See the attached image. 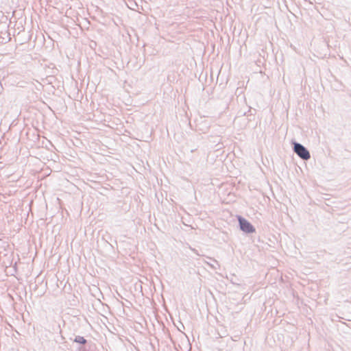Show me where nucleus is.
<instances>
[{
  "mask_svg": "<svg viewBox=\"0 0 351 351\" xmlns=\"http://www.w3.org/2000/svg\"><path fill=\"white\" fill-rule=\"evenodd\" d=\"M293 152L302 160H308L311 158L309 151L303 145L296 141L292 143Z\"/></svg>",
  "mask_w": 351,
  "mask_h": 351,
  "instance_id": "1",
  "label": "nucleus"
},
{
  "mask_svg": "<svg viewBox=\"0 0 351 351\" xmlns=\"http://www.w3.org/2000/svg\"><path fill=\"white\" fill-rule=\"evenodd\" d=\"M238 221L241 230L247 234L255 232V228L249 221L241 216H238Z\"/></svg>",
  "mask_w": 351,
  "mask_h": 351,
  "instance_id": "2",
  "label": "nucleus"
},
{
  "mask_svg": "<svg viewBox=\"0 0 351 351\" xmlns=\"http://www.w3.org/2000/svg\"><path fill=\"white\" fill-rule=\"evenodd\" d=\"M73 341L82 345H84L87 343V340L84 337L80 335L75 336Z\"/></svg>",
  "mask_w": 351,
  "mask_h": 351,
  "instance_id": "3",
  "label": "nucleus"
},
{
  "mask_svg": "<svg viewBox=\"0 0 351 351\" xmlns=\"http://www.w3.org/2000/svg\"><path fill=\"white\" fill-rule=\"evenodd\" d=\"M26 84H27V82H26L21 81V82H19L16 84V86H19V87H25Z\"/></svg>",
  "mask_w": 351,
  "mask_h": 351,
  "instance_id": "4",
  "label": "nucleus"
},
{
  "mask_svg": "<svg viewBox=\"0 0 351 351\" xmlns=\"http://www.w3.org/2000/svg\"><path fill=\"white\" fill-rule=\"evenodd\" d=\"M208 265H210L213 269H217V267H216V266H215V264H213V265H211V264H209V263H208Z\"/></svg>",
  "mask_w": 351,
  "mask_h": 351,
  "instance_id": "5",
  "label": "nucleus"
},
{
  "mask_svg": "<svg viewBox=\"0 0 351 351\" xmlns=\"http://www.w3.org/2000/svg\"><path fill=\"white\" fill-rule=\"evenodd\" d=\"M208 265H210L213 269H217V267H216V266H215V264H213V265H211V264H209V263H208Z\"/></svg>",
  "mask_w": 351,
  "mask_h": 351,
  "instance_id": "6",
  "label": "nucleus"
},
{
  "mask_svg": "<svg viewBox=\"0 0 351 351\" xmlns=\"http://www.w3.org/2000/svg\"><path fill=\"white\" fill-rule=\"evenodd\" d=\"M213 261L217 265L219 266L218 262L215 259H213Z\"/></svg>",
  "mask_w": 351,
  "mask_h": 351,
  "instance_id": "7",
  "label": "nucleus"
},
{
  "mask_svg": "<svg viewBox=\"0 0 351 351\" xmlns=\"http://www.w3.org/2000/svg\"><path fill=\"white\" fill-rule=\"evenodd\" d=\"M195 149H191V152H193Z\"/></svg>",
  "mask_w": 351,
  "mask_h": 351,
  "instance_id": "8",
  "label": "nucleus"
},
{
  "mask_svg": "<svg viewBox=\"0 0 351 351\" xmlns=\"http://www.w3.org/2000/svg\"><path fill=\"white\" fill-rule=\"evenodd\" d=\"M0 90H1V88H0Z\"/></svg>",
  "mask_w": 351,
  "mask_h": 351,
  "instance_id": "9",
  "label": "nucleus"
},
{
  "mask_svg": "<svg viewBox=\"0 0 351 351\" xmlns=\"http://www.w3.org/2000/svg\"><path fill=\"white\" fill-rule=\"evenodd\" d=\"M0 90H1V88H0Z\"/></svg>",
  "mask_w": 351,
  "mask_h": 351,
  "instance_id": "10",
  "label": "nucleus"
}]
</instances>
